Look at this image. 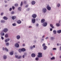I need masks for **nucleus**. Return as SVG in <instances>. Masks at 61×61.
Wrapping results in <instances>:
<instances>
[{
    "label": "nucleus",
    "instance_id": "1",
    "mask_svg": "<svg viewBox=\"0 0 61 61\" xmlns=\"http://www.w3.org/2000/svg\"><path fill=\"white\" fill-rule=\"evenodd\" d=\"M39 55H37V56L38 57H41L42 56V53L41 52L38 53Z\"/></svg>",
    "mask_w": 61,
    "mask_h": 61
},
{
    "label": "nucleus",
    "instance_id": "2",
    "mask_svg": "<svg viewBox=\"0 0 61 61\" xmlns=\"http://www.w3.org/2000/svg\"><path fill=\"white\" fill-rule=\"evenodd\" d=\"M47 8L48 10H51V7L49 6V5L47 6Z\"/></svg>",
    "mask_w": 61,
    "mask_h": 61
},
{
    "label": "nucleus",
    "instance_id": "3",
    "mask_svg": "<svg viewBox=\"0 0 61 61\" xmlns=\"http://www.w3.org/2000/svg\"><path fill=\"white\" fill-rule=\"evenodd\" d=\"M47 25V23L46 22H45L43 23V25L44 26H46Z\"/></svg>",
    "mask_w": 61,
    "mask_h": 61
},
{
    "label": "nucleus",
    "instance_id": "4",
    "mask_svg": "<svg viewBox=\"0 0 61 61\" xmlns=\"http://www.w3.org/2000/svg\"><path fill=\"white\" fill-rule=\"evenodd\" d=\"M3 31L4 32L6 33V32H7L8 31V29L6 28H5L3 30Z\"/></svg>",
    "mask_w": 61,
    "mask_h": 61
},
{
    "label": "nucleus",
    "instance_id": "5",
    "mask_svg": "<svg viewBox=\"0 0 61 61\" xmlns=\"http://www.w3.org/2000/svg\"><path fill=\"white\" fill-rule=\"evenodd\" d=\"M32 16L33 18H36V14H33L32 15Z\"/></svg>",
    "mask_w": 61,
    "mask_h": 61
},
{
    "label": "nucleus",
    "instance_id": "6",
    "mask_svg": "<svg viewBox=\"0 0 61 61\" xmlns=\"http://www.w3.org/2000/svg\"><path fill=\"white\" fill-rule=\"evenodd\" d=\"M42 11L44 13H46V9L45 8H44L43 9Z\"/></svg>",
    "mask_w": 61,
    "mask_h": 61
},
{
    "label": "nucleus",
    "instance_id": "7",
    "mask_svg": "<svg viewBox=\"0 0 61 61\" xmlns=\"http://www.w3.org/2000/svg\"><path fill=\"white\" fill-rule=\"evenodd\" d=\"M15 46L16 47H18L19 46V45L18 44L16 43L15 45Z\"/></svg>",
    "mask_w": 61,
    "mask_h": 61
},
{
    "label": "nucleus",
    "instance_id": "8",
    "mask_svg": "<svg viewBox=\"0 0 61 61\" xmlns=\"http://www.w3.org/2000/svg\"><path fill=\"white\" fill-rule=\"evenodd\" d=\"M32 21L33 23H35L36 21V20L35 19H33L32 20Z\"/></svg>",
    "mask_w": 61,
    "mask_h": 61
},
{
    "label": "nucleus",
    "instance_id": "9",
    "mask_svg": "<svg viewBox=\"0 0 61 61\" xmlns=\"http://www.w3.org/2000/svg\"><path fill=\"white\" fill-rule=\"evenodd\" d=\"M36 4V2L34 1H33L31 2V4L32 5H34Z\"/></svg>",
    "mask_w": 61,
    "mask_h": 61
},
{
    "label": "nucleus",
    "instance_id": "10",
    "mask_svg": "<svg viewBox=\"0 0 61 61\" xmlns=\"http://www.w3.org/2000/svg\"><path fill=\"white\" fill-rule=\"evenodd\" d=\"M31 56L33 57H34L36 56V55L34 53H32L31 54Z\"/></svg>",
    "mask_w": 61,
    "mask_h": 61
},
{
    "label": "nucleus",
    "instance_id": "11",
    "mask_svg": "<svg viewBox=\"0 0 61 61\" xmlns=\"http://www.w3.org/2000/svg\"><path fill=\"white\" fill-rule=\"evenodd\" d=\"M17 22L18 24H21V21L20 20H19L17 21Z\"/></svg>",
    "mask_w": 61,
    "mask_h": 61
},
{
    "label": "nucleus",
    "instance_id": "12",
    "mask_svg": "<svg viewBox=\"0 0 61 61\" xmlns=\"http://www.w3.org/2000/svg\"><path fill=\"white\" fill-rule=\"evenodd\" d=\"M16 38L18 40V39H19L20 38V36L19 35H18L17 36Z\"/></svg>",
    "mask_w": 61,
    "mask_h": 61
},
{
    "label": "nucleus",
    "instance_id": "13",
    "mask_svg": "<svg viewBox=\"0 0 61 61\" xmlns=\"http://www.w3.org/2000/svg\"><path fill=\"white\" fill-rule=\"evenodd\" d=\"M45 21V19H42L41 20V22L43 23Z\"/></svg>",
    "mask_w": 61,
    "mask_h": 61
},
{
    "label": "nucleus",
    "instance_id": "14",
    "mask_svg": "<svg viewBox=\"0 0 61 61\" xmlns=\"http://www.w3.org/2000/svg\"><path fill=\"white\" fill-rule=\"evenodd\" d=\"M10 40V39H8L6 40H5V42H8V41H9Z\"/></svg>",
    "mask_w": 61,
    "mask_h": 61
},
{
    "label": "nucleus",
    "instance_id": "15",
    "mask_svg": "<svg viewBox=\"0 0 61 61\" xmlns=\"http://www.w3.org/2000/svg\"><path fill=\"white\" fill-rule=\"evenodd\" d=\"M12 19L13 20H14L15 19H16V16H13L12 17Z\"/></svg>",
    "mask_w": 61,
    "mask_h": 61
},
{
    "label": "nucleus",
    "instance_id": "16",
    "mask_svg": "<svg viewBox=\"0 0 61 61\" xmlns=\"http://www.w3.org/2000/svg\"><path fill=\"white\" fill-rule=\"evenodd\" d=\"M53 33L54 34H56V30H54L53 31Z\"/></svg>",
    "mask_w": 61,
    "mask_h": 61
},
{
    "label": "nucleus",
    "instance_id": "17",
    "mask_svg": "<svg viewBox=\"0 0 61 61\" xmlns=\"http://www.w3.org/2000/svg\"><path fill=\"white\" fill-rule=\"evenodd\" d=\"M21 49V51H23V52H24V51H25V49L24 48H23Z\"/></svg>",
    "mask_w": 61,
    "mask_h": 61
},
{
    "label": "nucleus",
    "instance_id": "18",
    "mask_svg": "<svg viewBox=\"0 0 61 61\" xmlns=\"http://www.w3.org/2000/svg\"><path fill=\"white\" fill-rule=\"evenodd\" d=\"M47 48V46H45L44 47L43 49L44 50H46V49Z\"/></svg>",
    "mask_w": 61,
    "mask_h": 61
},
{
    "label": "nucleus",
    "instance_id": "19",
    "mask_svg": "<svg viewBox=\"0 0 61 61\" xmlns=\"http://www.w3.org/2000/svg\"><path fill=\"white\" fill-rule=\"evenodd\" d=\"M13 51H11L10 53V55H13Z\"/></svg>",
    "mask_w": 61,
    "mask_h": 61
},
{
    "label": "nucleus",
    "instance_id": "20",
    "mask_svg": "<svg viewBox=\"0 0 61 61\" xmlns=\"http://www.w3.org/2000/svg\"><path fill=\"white\" fill-rule=\"evenodd\" d=\"M50 26L51 27H52V28H54V27L53 26V25H52L51 24L50 25Z\"/></svg>",
    "mask_w": 61,
    "mask_h": 61
},
{
    "label": "nucleus",
    "instance_id": "21",
    "mask_svg": "<svg viewBox=\"0 0 61 61\" xmlns=\"http://www.w3.org/2000/svg\"><path fill=\"white\" fill-rule=\"evenodd\" d=\"M3 19L4 20H7L8 18H6V17L5 16H4L3 17Z\"/></svg>",
    "mask_w": 61,
    "mask_h": 61
},
{
    "label": "nucleus",
    "instance_id": "22",
    "mask_svg": "<svg viewBox=\"0 0 61 61\" xmlns=\"http://www.w3.org/2000/svg\"><path fill=\"white\" fill-rule=\"evenodd\" d=\"M3 58L4 59H6V56L4 55L3 56Z\"/></svg>",
    "mask_w": 61,
    "mask_h": 61
},
{
    "label": "nucleus",
    "instance_id": "23",
    "mask_svg": "<svg viewBox=\"0 0 61 61\" xmlns=\"http://www.w3.org/2000/svg\"><path fill=\"white\" fill-rule=\"evenodd\" d=\"M56 25L57 26H60V24L59 23H57L56 24Z\"/></svg>",
    "mask_w": 61,
    "mask_h": 61
},
{
    "label": "nucleus",
    "instance_id": "24",
    "mask_svg": "<svg viewBox=\"0 0 61 61\" xmlns=\"http://www.w3.org/2000/svg\"><path fill=\"white\" fill-rule=\"evenodd\" d=\"M21 9H22V8H21V7H19L18 8V9L19 11H21Z\"/></svg>",
    "mask_w": 61,
    "mask_h": 61
},
{
    "label": "nucleus",
    "instance_id": "25",
    "mask_svg": "<svg viewBox=\"0 0 61 61\" xmlns=\"http://www.w3.org/2000/svg\"><path fill=\"white\" fill-rule=\"evenodd\" d=\"M1 22L2 23H5V21L2 20L1 21Z\"/></svg>",
    "mask_w": 61,
    "mask_h": 61
},
{
    "label": "nucleus",
    "instance_id": "26",
    "mask_svg": "<svg viewBox=\"0 0 61 61\" xmlns=\"http://www.w3.org/2000/svg\"><path fill=\"white\" fill-rule=\"evenodd\" d=\"M19 51L20 53H21L22 52V49H20L19 50Z\"/></svg>",
    "mask_w": 61,
    "mask_h": 61
},
{
    "label": "nucleus",
    "instance_id": "27",
    "mask_svg": "<svg viewBox=\"0 0 61 61\" xmlns=\"http://www.w3.org/2000/svg\"><path fill=\"white\" fill-rule=\"evenodd\" d=\"M57 33H58L59 34L61 33V30H58L57 31Z\"/></svg>",
    "mask_w": 61,
    "mask_h": 61
},
{
    "label": "nucleus",
    "instance_id": "28",
    "mask_svg": "<svg viewBox=\"0 0 61 61\" xmlns=\"http://www.w3.org/2000/svg\"><path fill=\"white\" fill-rule=\"evenodd\" d=\"M23 5V2L21 1V3L20 4V6H22Z\"/></svg>",
    "mask_w": 61,
    "mask_h": 61
},
{
    "label": "nucleus",
    "instance_id": "29",
    "mask_svg": "<svg viewBox=\"0 0 61 61\" xmlns=\"http://www.w3.org/2000/svg\"><path fill=\"white\" fill-rule=\"evenodd\" d=\"M45 45H46V44H45V43H44L43 44H42L43 47H44V46H45Z\"/></svg>",
    "mask_w": 61,
    "mask_h": 61
},
{
    "label": "nucleus",
    "instance_id": "30",
    "mask_svg": "<svg viewBox=\"0 0 61 61\" xmlns=\"http://www.w3.org/2000/svg\"><path fill=\"white\" fill-rule=\"evenodd\" d=\"M57 6L58 7H59L60 6V4H58L57 5Z\"/></svg>",
    "mask_w": 61,
    "mask_h": 61
},
{
    "label": "nucleus",
    "instance_id": "31",
    "mask_svg": "<svg viewBox=\"0 0 61 61\" xmlns=\"http://www.w3.org/2000/svg\"><path fill=\"white\" fill-rule=\"evenodd\" d=\"M5 37H8V35L7 34H6L5 36Z\"/></svg>",
    "mask_w": 61,
    "mask_h": 61
},
{
    "label": "nucleus",
    "instance_id": "32",
    "mask_svg": "<svg viewBox=\"0 0 61 61\" xmlns=\"http://www.w3.org/2000/svg\"><path fill=\"white\" fill-rule=\"evenodd\" d=\"M16 24L14 23L13 24V26H16Z\"/></svg>",
    "mask_w": 61,
    "mask_h": 61
},
{
    "label": "nucleus",
    "instance_id": "33",
    "mask_svg": "<svg viewBox=\"0 0 61 61\" xmlns=\"http://www.w3.org/2000/svg\"><path fill=\"white\" fill-rule=\"evenodd\" d=\"M51 60H53V59H55V57H52V58H51Z\"/></svg>",
    "mask_w": 61,
    "mask_h": 61
},
{
    "label": "nucleus",
    "instance_id": "34",
    "mask_svg": "<svg viewBox=\"0 0 61 61\" xmlns=\"http://www.w3.org/2000/svg\"><path fill=\"white\" fill-rule=\"evenodd\" d=\"M18 5L17 4H16L15 5V6H18Z\"/></svg>",
    "mask_w": 61,
    "mask_h": 61
},
{
    "label": "nucleus",
    "instance_id": "35",
    "mask_svg": "<svg viewBox=\"0 0 61 61\" xmlns=\"http://www.w3.org/2000/svg\"><path fill=\"white\" fill-rule=\"evenodd\" d=\"M5 49L6 51H8V49H7L6 48H5Z\"/></svg>",
    "mask_w": 61,
    "mask_h": 61
},
{
    "label": "nucleus",
    "instance_id": "36",
    "mask_svg": "<svg viewBox=\"0 0 61 61\" xmlns=\"http://www.w3.org/2000/svg\"><path fill=\"white\" fill-rule=\"evenodd\" d=\"M6 46H9V44L8 43V42H7L6 43Z\"/></svg>",
    "mask_w": 61,
    "mask_h": 61
},
{
    "label": "nucleus",
    "instance_id": "37",
    "mask_svg": "<svg viewBox=\"0 0 61 61\" xmlns=\"http://www.w3.org/2000/svg\"><path fill=\"white\" fill-rule=\"evenodd\" d=\"M21 57H22V56H20L19 57H18V59H20L21 58Z\"/></svg>",
    "mask_w": 61,
    "mask_h": 61
},
{
    "label": "nucleus",
    "instance_id": "38",
    "mask_svg": "<svg viewBox=\"0 0 61 61\" xmlns=\"http://www.w3.org/2000/svg\"><path fill=\"white\" fill-rule=\"evenodd\" d=\"M12 9H13V10H14V9H15V7L14 6H12Z\"/></svg>",
    "mask_w": 61,
    "mask_h": 61
},
{
    "label": "nucleus",
    "instance_id": "39",
    "mask_svg": "<svg viewBox=\"0 0 61 61\" xmlns=\"http://www.w3.org/2000/svg\"><path fill=\"white\" fill-rule=\"evenodd\" d=\"M14 13H15V12L14 11H12L11 13V14L12 15V14H14Z\"/></svg>",
    "mask_w": 61,
    "mask_h": 61
},
{
    "label": "nucleus",
    "instance_id": "40",
    "mask_svg": "<svg viewBox=\"0 0 61 61\" xmlns=\"http://www.w3.org/2000/svg\"><path fill=\"white\" fill-rule=\"evenodd\" d=\"M4 35H5V33H2V34H1V36H4Z\"/></svg>",
    "mask_w": 61,
    "mask_h": 61
},
{
    "label": "nucleus",
    "instance_id": "41",
    "mask_svg": "<svg viewBox=\"0 0 61 61\" xmlns=\"http://www.w3.org/2000/svg\"><path fill=\"white\" fill-rule=\"evenodd\" d=\"M15 57L16 58H18V56L17 55H15Z\"/></svg>",
    "mask_w": 61,
    "mask_h": 61
},
{
    "label": "nucleus",
    "instance_id": "42",
    "mask_svg": "<svg viewBox=\"0 0 61 61\" xmlns=\"http://www.w3.org/2000/svg\"><path fill=\"white\" fill-rule=\"evenodd\" d=\"M28 7V5H26L25 6V8H27V7Z\"/></svg>",
    "mask_w": 61,
    "mask_h": 61
},
{
    "label": "nucleus",
    "instance_id": "43",
    "mask_svg": "<svg viewBox=\"0 0 61 61\" xmlns=\"http://www.w3.org/2000/svg\"><path fill=\"white\" fill-rule=\"evenodd\" d=\"M39 59H38V58H36V60H38Z\"/></svg>",
    "mask_w": 61,
    "mask_h": 61
},
{
    "label": "nucleus",
    "instance_id": "44",
    "mask_svg": "<svg viewBox=\"0 0 61 61\" xmlns=\"http://www.w3.org/2000/svg\"><path fill=\"white\" fill-rule=\"evenodd\" d=\"M53 50H56V48H53Z\"/></svg>",
    "mask_w": 61,
    "mask_h": 61
},
{
    "label": "nucleus",
    "instance_id": "45",
    "mask_svg": "<svg viewBox=\"0 0 61 61\" xmlns=\"http://www.w3.org/2000/svg\"><path fill=\"white\" fill-rule=\"evenodd\" d=\"M33 48V46H31L30 47V49H32Z\"/></svg>",
    "mask_w": 61,
    "mask_h": 61
},
{
    "label": "nucleus",
    "instance_id": "46",
    "mask_svg": "<svg viewBox=\"0 0 61 61\" xmlns=\"http://www.w3.org/2000/svg\"><path fill=\"white\" fill-rule=\"evenodd\" d=\"M4 15V13H2L1 14V15Z\"/></svg>",
    "mask_w": 61,
    "mask_h": 61
},
{
    "label": "nucleus",
    "instance_id": "47",
    "mask_svg": "<svg viewBox=\"0 0 61 61\" xmlns=\"http://www.w3.org/2000/svg\"><path fill=\"white\" fill-rule=\"evenodd\" d=\"M1 39L2 40H4V37H3L1 36Z\"/></svg>",
    "mask_w": 61,
    "mask_h": 61
},
{
    "label": "nucleus",
    "instance_id": "48",
    "mask_svg": "<svg viewBox=\"0 0 61 61\" xmlns=\"http://www.w3.org/2000/svg\"><path fill=\"white\" fill-rule=\"evenodd\" d=\"M12 9L11 8H10V11H11Z\"/></svg>",
    "mask_w": 61,
    "mask_h": 61
},
{
    "label": "nucleus",
    "instance_id": "49",
    "mask_svg": "<svg viewBox=\"0 0 61 61\" xmlns=\"http://www.w3.org/2000/svg\"><path fill=\"white\" fill-rule=\"evenodd\" d=\"M22 57L23 58H25V55H23Z\"/></svg>",
    "mask_w": 61,
    "mask_h": 61
},
{
    "label": "nucleus",
    "instance_id": "50",
    "mask_svg": "<svg viewBox=\"0 0 61 61\" xmlns=\"http://www.w3.org/2000/svg\"><path fill=\"white\" fill-rule=\"evenodd\" d=\"M4 2L5 3H7V1L6 0H5L4 1Z\"/></svg>",
    "mask_w": 61,
    "mask_h": 61
},
{
    "label": "nucleus",
    "instance_id": "51",
    "mask_svg": "<svg viewBox=\"0 0 61 61\" xmlns=\"http://www.w3.org/2000/svg\"><path fill=\"white\" fill-rule=\"evenodd\" d=\"M23 46H25V44H23L22 45Z\"/></svg>",
    "mask_w": 61,
    "mask_h": 61
},
{
    "label": "nucleus",
    "instance_id": "52",
    "mask_svg": "<svg viewBox=\"0 0 61 61\" xmlns=\"http://www.w3.org/2000/svg\"><path fill=\"white\" fill-rule=\"evenodd\" d=\"M48 39V37H46V39Z\"/></svg>",
    "mask_w": 61,
    "mask_h": 61
},
{
    "label": "nucleus",
    "instance_id": "53",
    "mask_svg": "<svg viewBox=\"0 0 61 61\" xmlns=\"http://www.w3.org/2000/svg\"><path fill=\"white\" fill-rule=\"evenodd\" d=\"M50 30L51 31H52V29L51 28L50 29Z\"/></svg>",
    "mask_w": 61,
    "mask_h": 61
},
{
    "label": "nucleus",
    "instance_id": "54",
    "mask_svg": "<svg viewBox=\"0 0 61 61\" xmlns=\"http://www.w3.org/2000/svg\"><path fill=\"white\" fill-rule=\"evenodd\" d=\"M2 49L3 50H5V48L4 47L2 48Z\"/></svg>",
    "mask_w": 61,
    "mask_h": 61
},
{
    "label": "nucleus",
    "instance_id": "55",
    "mask_svg": "<svg viewBox=\"0 0 61 61\" xmlns=\"http://www.w3.org/2000/svg\"><path fill=\"white\" fill-rule=\"evenodd\" d=\"M33 47H34V48H35V45H33Z\"/></svg>",
    "mask_w": 61,
    "mask_h": 61
},
{
    "label": "nucleus",
    "instance_id": "56",
    "mask_svg": "<svg viewBox=\"0 0 61 61\" xmlns=\"http://www.w3.org/2000/svg\"><path fill=\"white\" fill-rule=\"evenodd\" d=\"M32 27L31 26H30L29 27V28H32Z\"/></svg>",
    "mask_w": 61,
    "mask_h": 61
},
{
    "label": "nucleus",
    "instance_id": "57",
    "mask_svg": "<svg viewBox=\"0 0 61 61\" xmlns=\"http://www.w3.org/2000/svg\"><path fill=\"white\" fill-rule=\"evenodd\" d=\"M51 39H53V38H54L53 37H51Z\"/></svg>",
    "mask_w": 61,
    "mask_h": 61
},
{
    "label": "nucleus",
    "instance_id": "58",
    "mask_svg": "<svg viewBox=\"0 0 61 61\" xmlns=\"http://www.w3.org/2000/svg\"><path fill=\"white\" fill-rule=\"evenodd\" d=\"M24 4H26V1H25L24 2Z\"/></svg>",
    "mask_w": 61,
    "mask_h": 61
},
{
    "label": "nucleus",
    "instance_id": "59",
    "mask_svg": "<svg viewBox=\"0 0 61 61\" xmlns=\"http://www.w3.org/2000/svg\"><path fill=\"white\" fill-rule=\"evenodd\" d=\"M36 26H38V24H36Z\"/></svg>",
    "mask_w": 61,
    "mask_h": 61
},
{
    "label": "nucleus",
    "instance_id": "60",
    "mask_svg": "<svg viewBox=\"0 0 61 61\" xmlns=\"http://www.w3.org/2000/svg\"><path fill=\"white\" fill-rule=\"evenodd\" d=\"M7 5H5V7H6V6H7Z\"/></svg>",
    "mask_w": 61,
    "mask_h": 61
},
{
    "label": "nucleus",
    "instance_id": "61",
    "mask_svg": "<svg viewBox=\"0 0 61 61\" xmlns=\"http://www.w3.org/2000/svg\"><path fill=\"white\" fill-rule=\"evenodd\" d=\"M60 50H61V47H60Z\"/></svg>",
    "mask_w": 61,
    "mask_h": 61
},
{
    "label": "nucleus",
    "instance_id": "62",
    "mask_svg": "<svg viewBox=\"0 0 61 61\" xmlns=\"http://www.w3.org/2000/svg\"><path fill=\"white\" fill-rule=\"evenodd\" d=\"M44 37H45V36H42V38H44Z\"/></svg>",
    "mask_w": 61,
    "mask_h": 61
},
{
    "label": "nucleus",
    "instance_id": "63",
    "mask_svg": "<svg viewBox=\"0 0 61 61\" xmlns=\"http://www.w3.org/2000/svg\"><path fill=\"white\" fill-rule=\"evenodd\" d=\"M41 40H42V41H43V40H44V39H41Z\"/></svg>",
    "mask_w": 61,
    "mask_h": 61
},
{
    "label": "nucleus",
    "instance_id": "64",
    "mask_svg": "<svg viewBox=\"0 0 61 61\" xmlns=\"http://www.w3.org/2000/svg\"><path fill=\"white\" fill-rule=\"evenodd\" d=\"M60 58H61V56H60Z\"/></svg>",
    "mask_w": 61,
    "mask_h": 61
}]
</instances>
